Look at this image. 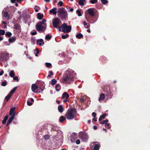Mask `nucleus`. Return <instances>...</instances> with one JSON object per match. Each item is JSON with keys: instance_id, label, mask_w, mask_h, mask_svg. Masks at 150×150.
I'll use <instances>...</instances> for the list:
<instances>
[{"instance_id": "nucleus-51", "label": "nucleus", "mask_w": 150, "mask_h": 150, "mask_svg": "<svg viewBox=\"0 0 150 150\" xmlns=\"http://www.w3.org/2000/svg\"><path fill=\"white\" fill-rule=\"evenodd\" d=\"M62 4H63V2L61 1H59L58 2V3L57 4V5H59L60 6H62Z\"/></svg>"}, {"instance_id": "nucleus-2", "label": "nucleus", "mask_w": 150, "mask_h": 150, "mask_svg": "<svg viewBox=\"0 0 150 150\" xmlns=\"http://www.w3.org/2000/svg\"><path fill=\"white\" fill-rule=\"evenodd\" d=\"M46 21V20L43 19L42 21H40L37 23L35 25V28L38 31L43 32L46 30L47 24L45 22Z\"/></svg>"}, {"instance_id": "nucleus-62", "label": "nucleus", "mask_w": 150, "mask_h": 150, "mask_svg": "<svg viewBox=\"0 0 150 150\" xmlns=\"http://www.w3.org/2000/svg\"><path fill=\"white\" fill-rule=\"evenodd\" d=\"M97 121L96 118H93L92 119V121H94L95 122H96Z\"/></svg>"}, {"instance_id": "nucleus-32", "label": "nucleus", "mask_w": 150, "mask_h": 150, "mask_svg": "<svg viewBox=\"0 0 150 150\" xmlns=\"http://www.w3.org/2000/svg\"><path fill=\"white\" fill-rule=\"evenodd\" d=\"M52 38V36L50 34H47L46 35L45 37V39L46 40H50Z\"/></svg>"}, {"instance_id": "nucleus-64", "label": "nucleus", "mask_w": 150, "mask_h": 150, "mask_svg": "<svg viewBox=\"0 0 150 150\" xmlns=\"http://www.w3.org/2000/svg\"><path fill=\"white\" fill-rule=\"evenodd\" d=\"M56 102L58 104H59L60 103V102L59 100H57L56 101Z\"/></svg>"}, {"instance_id": "nucleus-54", "label": "nucleus", "mask_w": 150, "mask_h": 150, "mask_svg": "<svg viewBox=\"0 0 150 150\" xmlns=\"http://www.w3.org/2000/svg\"><path fill=\"white\" fill-rule=\"evenodd\" d=\"M80 101L81 103H83L85 101V99L84 98H81L80 99Z\"/></svg>"}, {"instance_id": "nucleus-57", "label": "nucleus", "mask_w": 150, "mask_h": 150, "mask_svg": "<svg viewBox=\"0 0 150 150\" xmlns=\"http://www.w3.org/2000/svg\"><path fill=\"white\" fill-rule=\"evenodd\" d=\"M100 124H105V120H104L102 122H100Z\"/></svg>"}, {"instance_id": "nucleus-34", "label": "nucleus", "mask_w": 150, "mask_h": 150, "mask_svg": "<svg viewBox=\"0 0 150 150\" xmlns=\"http://www.w3.org/2000/svg\"><path fill=\"white\" fill-rule=\"evenodd\" d=\"M76 37L79 39H81L83 37V36L81 33H79L78 34L76 35Z\"/></svg>"}, {"instance_id": "nucleus-48", "label": "nucleus", "mask_w": 150, "mask_h": 150, "mask_svg": "<svg viewBox=\"0 0 150 150\" xmlns=\"http://www.w3.org/2000/svg\"><path fill=\"white\" fill-rule=\"evenodd\" d=\"M105 126L106 127H108V129H110L111 128V126L110 123H106L105 124Z\"/></svg>"}, {"instance_id": "nucleus-4", "label": "nucleus", "mask_w": 150, "mask_h": 150, "mask_svg": "<svg viewBox=\"0 0 150 150\" xmlns=\"http://www.w3.org/2000/svg\"><path fill=\"white\" fill-rule=\"evenodd\" d=\"M64 9V8H59L58 10V16L61 18L62 20H66L68 17V13Z\"/></svg>"}, {"instance_id": "nucleus-37", "label": "nucleus", "mask_w": 150, "mask_h": 150, "mask_svg": "<svg viewBox=\"0 0 150 150\" xmlns=\"http://www.w3.org/2000/svg\"><path fill=\"white\" fill-rule=\"evenodd\" d=\"M58 127L56 126H52V127L51 129V131H57L58 130Z\"/></svg>"}, {"instance_id": "nucleus-5", "label": "nucleus", "mask_w": 150, "mask_h": 150, "mask_svg": "<svg viewBox=\"0 0 150 150\" xmlns=\"http://www.w3.org/2000/svg\"><path fill=\"white\" fill-rule=\"evenodd\" d=\"M59 29V31H62V32L68 33L70 32L71 30V26H67V23H63L61 25V27H60Z\"/></svg>"}, {"instance_id": "nucleus-63", "label": "nucleus", "mask_w": 150, "mask_h": 150, "mask_svg": "<svg viewBox=\"0 0 150 150\" xmlns=\"http://www.w3.org/2000/svg\"><path fill=\"white\" fill-rule=\"evenodd\" d=\"M39 53V51L38 50H37V53H36L35 54V55L36 56H38V54Z\"/></svg>"}, {"instance_id": "nucleus-45", "label": "nucleus", "mask_w": 150, "mask_h": 150, "mask_svg": "<svg viewBox=\"0 0 150 150\" xmlns=\"http://www.w3.org/2000/svg\"><path fill=\"white\" fill-rule=\"evenodd\" d=\"M7 85V82L6 81H3L1 84V85L3 86H5Z\"/></svg>"}, {"instance_id": "nucleus-1", "label": "nucleus", "mask_w": 150, "mask_h": 150, "mask_svg": "<svg viewBox=\"0 0 150 150\" xmlns=\"http://www.w3.org/2000/svg\"><path fill=\"white\" fill-rule=\"evenodd\" d=\"M74 77L73 73L69 72L67 70L65 74L63 76L62 82L64 83H70V81H74L73 79Z\"/></svg>"}, {"instance_id": "nucleus-26", "label": "nucleus", "mask_w": 150, "mask_h": 150, "mask_svg": "<svg viewBox=\"0 0 150 150\" xmlns=\"http://www.w3.org/2000/svg\"><path fill=\"white\" fill-rule=\"evenodd\" d=\"M106 115L107 114L106 113H104L103 115H102L100 116V117L98 119V120L99 121H100L102 120V119H104Z\"/></svg>"}, {"instance_id": "nucleus-9", "label": "nucleus", "mask_w": 150, "mask_h": 150, "mask_svg": "<svg viewBox=\"0 0 150 150\" xmlns=\"http://www.w3.org/2000/svg\"><path fill=\"white\" fill-rule=\"evenodd\" d=\"M69 97V95L68 94L67 92H64V93L62 96V99H66L64 100L63 102L64 103H65L67 101H68V100H67Z\"/></svg>"}, {"instance_id": "nucleus-24", "label": "nucleus", "mask_w": 150, "mask_h": 150, "mask_svg": "<svg viewBox=\"0 0 150 150\" xmlns=\"http://www.w3.org/2000/svg\"><path fill=\"white\" fill-rule=\"evenodd\" d=\"M94 146L93 150H99L100 146L99 144H95Z\"/></svg>"}, {"instance_id": "nucleus-35", "label": "nucleus", "mask_w": 150, "mask_h": 150, "mask_svg": "<svg viewBox=\"0 0 150 150\" xmlns=\"http://www.w3.org/2000/svg\"><path fill=\"white\" fill-rule=\"evenodd\" d=\"M11 96L12 95H11L10 93H9L6 96L5 98L6 100V101H7L9 100Z\"/></svg>"}, {"instance_id": "nucleus-21", "label": "nucleus", "mask_w": 150, "mask_h": 150, "mask_svg": "<svg viewBox=\"0 0 150 150\" xmlns=\"http://www.w3.org/2000/svg\"><path fill=\"white\" fill-rule=\"evenodd\" d=\"M66 120V118L64 116L62 115L61 116L59 119V121L61 123H63L64 121L65 120Z\"/></svg>"}, {"instance_id": "nucleus-27", "label": "nucleus", "mask_w": 150, "mask_h": 150, "mask_svg": "<svg viewBox=\"0 0 150 150\" xmlns=\"http://www.w3.org/2000/svg\"><path fill=\"white\" fill-rule=\"evenodd\" d=\"M55 88L56 90L59 91L61 88V87L59 84H57L55 86Z\"/></svg>"}, {"instance_id": "nucleus-52", "label": "nucleus", "mask_w": 150, "mask_h": 150, "mask_svg": "<svg viewBox=\"0 0 150 150\" xmlns=\"http://www.w3.org/2000/svg\"><path fill=\"white\" fill-rule=\"evenodd\" d=\"M93 117H95L96 116V114L95 112H93L92 114Z\"/></svg>"}, {"instance_id": "nucleus-56", "label": "nucleus", "mask_w": 150, "mask_h": 150, "mask_svg": "<svg viewBox=\"0 0 150 150\" xmlns=\"http://www.w3.org/2000/svg\"><path fill=\"white\" fill-rule=\"evenodd\" d=\"M4 71L3 70H2L0 72V76L2 75L4 73Z\"/></svg>"}, {"instance_id": "nucleus-23", "label": "nucleus", "mask_w": 150, "mask_h": 150, "mask_svg": "<svg viewBox=\"0 0 150 150\" xmlns=\"http://www.w3.org/2000/svg\"><path fill=\"white\" fill-rule=\"evenodd\" d=\"M58 109L60 112H63V108L62 105H59L58 106Z\"/></svg>"}, {"instance_id": "nucleus-3", "label": "nucleus", "mask_w": 150, "mask_h": 150, "mask_svg": "<svg viewBox=\"0 0 150 150\" xmlns=\"http://www.w3.org/2000/svg\"><path fill=\"white\" fill-rule=\"evenodd\" d=\"M77 111L75 108L69 109L65 115L66 118L69 120L74 119L76 116Z\"/></svg>"}, {"instance_id": "nucleus-49", "label": "nucleus", "mask_w": 150, "mask_h": 150, "mask_svg": "<svg viewBox=\"0 0 150 150\" xmlns=\"http://www.w3.org/2000/svg\"><path fill=\"white\" fill-rule=\"evenodd\" d=\"M27 104L28 105L31 106L33 104V103L32 102H30V101L28 100L27 101Z\"/></svg>"}, {"instance_id": "nucleus-61", "label": "nucleus", "mask_w": 150, "mask_h": 150, "mask_svg": "<svg viewBox=\"0 0 150 150\" xmlns=\"http://www.w3.org/2000/svg\"><path fill=\"white\" fill-rule=\"evenodd\" d=\"M83 24L84 25H87V23L85 21H83Z\"/></svg>"}, {"instance_id": "nucleus-30", "label": "nucleus", "mask_w": 150, "mask_h": 150, "mask_svg": "<svg viewBox=\"0 0 150 150\" xmlns=\"http://www.w3.org/2000/svg\"><path fill=\"white\" fill-rule=\"evenodd\" d=\"M17 87H14L13 89L9 93L11 95H12V94H13L15 91L17 90Z\"/></svg>"}, {"instance_id": "nucleus-13", "label": "nucleus", "mask_w": 150, "mask_h": 150, "mask_svg": "<svg viewBox=\"0 0 150 150\" xmlns=\"http://www.w3.org/2000/svg\"><path fill=\"white\" fill-rule=\"evenodd\" d=\"M37 44H39L40 46H42L44 44L43 40L42 39H38L37 40Z\"/></svg>"}, {"instance_id": "nucleus-12", "label": "nucleus", "mask_w": 150, "mask_h": 150, "mask_svg": "<svg viewBox=\"0 0 150 150\" xmlns=\"http://www.w3.org/2000/svg\"><path fill=\"white\" fill-rule=\"evenodd\" d=\"M77 136L78 135L77 133H73L71 136L72 138L71 139V142H75V140L74 139V137L77 138Z\"/></svg>"}, {"instance_id": "nucleus-42", "label": "nucleus", "mask_w": 150, "mask_h": 150, "mask_svg": "<svg viewBox=\"0 0 150 150\" xmlns=\"http://www.w3.org/2000/svg\"><path fill=\"white\" fill-rule=\"evenodd\" d=\"M76 13L77 14V15L79 16H82V14H81V11L79 10H76Z\"/></svg>"}, {"instance_id": "nucleus-60", "label": "nucleus", "mask_w": 150, "mask_h": 150, "mask_svg": "<svg viewBox=\"0 0 150 150\" xmlns=\"http://www.w3.org/2000/svg\"><path fill=\"white\" fill-rule=\"evenodd\" d=\"M49 73L50 74V75H52L53 74V72L52 71H49Z\"/></svg>"}, {"instance_id": "nucleus-8", "label": "nucleus", "mask_w": 150, "mask_h": 150, "mask_svg": "<svg viewBox=\"0 0 150 150\" xmlns=\"http://www.w3.org/2000/svg\"><path fill=\"white\" fill-rule=\"evenodd\" d=\"M61 22L60 20L58 18H55L52 21V24L55 28H57L58 25Z\"/></svg>"}, {"instance_id": "nucleus-6", "label": "nucleus", "mask_w": 150, "mask_h": 150, "mask_svg": "<svg viewBox=\"0 0 150 150\" xmlns=\"http://www.w3.org/2000/svg\"><path fill=\"white\" fill-rule=\"evenodd\" d=\"M9 54L6 52H2L0 54V61H7L9 58Z\"/></svg>"}, {"instance_id": "nucleus-16", "label": "nucleus", "mask_w": 150, "mask_h": 150, "mask_svg": "<svg viewBox=\"0 0 150 150\" xmlns=\"http://www.w3.org/2000/svg\"><path fill=\"white\" fill-rule=\"evenodd\" d=\"M2 14L6 19L7 20H8L9 19V14L7 11H3Z\"/></svg>"}, {"instance_id": "nucleus-50", "label": "nucleus", "mask_w": 150, "mask_h": 150, "mask_svg": "<svg viewBox=\"0 0 150 150\" xmlns=\"http://www.w3.org/2000/svg\"><path fill=\"white\" fill-rule=\"evenodd\" d=\"M13 79L14 80H16V81L17 82H18L19 81V79H18V77L17 76H16L15 77H13Z\"/></svg>"}, {"instance_id": "nucleus-47", "label": "nucleus", "mask_w": 150, "mask_h": 150, "mask_svg": "<svg viewBox=\"0 0 150 150\" xmlns=\"http://www.w3.org/2000/svg\"><path fill=\"white\" fill-rule=\"evenodd\" d=\"M98 1L97 0H91L90 2L92 4H94L96 3H97Z\"/></svg>"}, {"instance_id": "nucleus-31", "label": "nucleus", "mask_w": 150, "mask_h": 150, "mask_svg": "<svg viewBox=\"0 0 150 150\" xmlns=\"http://www.w3.org/2000/svg\"><path fill=\"white\" fill-rule=\"evenodd\" d=\"M57 82V81L54 79H53L51 81V84L53 86Z\"/></svg>"}, {"instance_id": "nucleus-59", "label": "nucleus", "mask_w": 150, "mask_h": 150, "mask_svg": "<svg viewBox=\"0 0 150 150\" xmlns=\"http://www.w3.org/2000/svg\"><path fill=\"white\" fill-rule=\"evenodd\" d=\"M16 1V0H11V3H14Z\"/></svg>"}, {"instance_id": "nucleus-17", "label": "nucleus", "mask_w": 150, "mask_h": 150, "mask_svg": "<svg viewBox=\"0 0 150 150\" xmlns=\"http://www.w3.org/2000/svg\"><path fill=\"white\" fill-rule=\"evenodd\" d=\"M16 40V37L15 36H13L8 39V42L10 43L14 42Z\"/></svg>"}, {"instance_id": "nucleus-38", "label": "nucleus", "mask_w": 150, "mask_h": 150, "mask_svg": "<svg viewBox=\"0 0 150 150\" xmlns=\"http://www.w3.org/2000/svg\"><path fill=\"white\" fill-rule=\"evenodd\" d=\"M106 92H107V93L108 94H106V95L108 96H112V92L110 91V90H109V91H106Z\"/></svg>"}, {"instance_id": "nucleus-46", "label": "nucleus", "mask_w": 150, "mask_h": 150, "mask_svg": "<svg viewBox=\"0 0 150 150\" xmlns=\"http://www.w3.org/2000/svg\"><path fill=\"white\" fill-rule=\"evenodd\" d=\"M45 65L47 67L49 68L52 66V64L50 63H45Z\"/></svg>"}, {"instance_id": "nucleus-15", "label": "nucleus", "mask_w": 150, "mask_h": 150, "mask_svg": "<svg viewBox=\"0 0 150 150\" xmlns=\"http://www.w3.org/2000/svg\"><path fill=\"white\" fill-rule=\"evenodd\" d=\"M14 115L11 116L8 120L7 123L6 124V126H8L12 122L13 120L14 119Z\"/></svg>"}, {"instance_id": "nucleus-14", "label": "nucleus", "mask_w": 150, "mask_h": 150, "mask_svg": "<svg viewBox=\"0 0 150 150\" xmlns=\"http://www.w3.org/2000/svg\"><path fill=\"white\" fill-rule=\"evenodd\" d=\"M15 107H13L11 108L9 112V115L11 116L14 115V117H15Z\"/></svg>"}, {"instance_id": "nucleus-55", "label": "nucleus", "mask_w": 150, "mask_h": 150, "mask_svg": "<svg viewBox=\"0 0 150 150\" xmlns=\"http://www.w3.org/2000/svg\"><path fill=\"white\" fill-rule=\"evenodd\" d=\"M37 34V33L36 31H35V32H33L31 33V34L33 35H36Z\"/></svg>"}, {"instance_id": "nucleus-39", "label": "nucleus", "mask_w": 150, "mask_h": 150, "mask_svg": "<svg viewBox=\"0 0 150 150\" xmlns=\"http://www.w3.org/2000/svg\"><path fill=\"white\" fill-rule=\"evenodd\" d=\"M12 35V33L10 32H6L5 34V35L6 36H8V37H10Z\"/></svg>"}, {"instance_id": "nucleus-22", "label": "nucleus", "mask_w": 150, "mask_h": 150, "mask_svg": "<svg viewBox=\"0 0 150 150\" xmlns=\"http://www.w3.org/2000/svg\"><path fill=\"white\" fill-rule=\"evenodd\" d=\"M37 18L39 20H41L43 17V14H41L40 13H38L37 14Z\"/></svg>"}, {"instance_id": "nucleus-20", "label": "nucleus", "mask_w": 150, "mask_h": 150, "mask_svg": "<svg viewBox=\"0 0 150 150\" xmlns=\"http://www.w3.org/2000/svg\"><path fill=\"white\" fill-rule=\"evenodd\" d=\"M56 10L57 8H53L50 10V12L51 14H53L54 15H56L57 13V11H56Z\"/></svg>"}, {"instance_id": "nucleus-33", "label": "nucleus", "mask_w": 150, "mask_h": 150, "mask_svg": "<svg viewBox=\"0 0 150 150\" xmlns=\"http://www.w3.org/2000/svg\"><path fill=\"white\" fill-rule=\"evenodd\" d=\"M86 0H80L79 2V4L80 6H83L84 5V2Z\"/></svg>"}, {"instance_id": "nucleus-19", "label": "nucleus", "mask_w": 150, "mask_h": 150, "mask_svg": "<svg viewBox=\"0 0 150 150\" xmlns=\"http://www.w3.org/2000/svg\"><path fill=\"white\" fill-rule=\"evenodd\" d=\"M105 98V95L104 93H102L100 95V97L99 98L98 100L100 102L102 101Z\"/></svg>"}, {"instance_id": "nucleus-29", "label": "nucleus", "mask_w": 150, "mask_h": 150, "mask_svg": "<svg viewBox=\"0 0 150 150\" xmlns=\"http://www.w3.org/2000/svg\"><path fill=\"white\" fill-rule=\"evenodd\" d=\"M15 74V72L13 70H11L9 73V76L11 77H13Z\"/></svg>"}, {"instance_id": "nucleus-28", "label": "nucleus", "mask_w": 150, "mask_h": 150, "mask_svg": "<svg viewBox=\"0 0 150 150\" xmlns=\"http://www.w3.org/2000/svg\"><path fill=\"white\" fill-rule=\"evenodd\" d=\"M8 115H6L5 117L4 120H3V121H2V124H5L6 123L7 120L8 119Z\"/></svg>"}, {"instance_id": "nucleus-43", "label": "nucleus", "mask_w": 150, "mask_h": 150, "mask_svg": "<svg viewBox=\"0 0 150 150\" xmlns=\"http://www.w3.org/2000/svg\"><path fill=\"white\" fill-rule=\"evenodd\" d=\"M69 36L68 34H66L65 35H62V39H65L67 38Z\"/></svg>"}, {"instance_id": "nucleus-44", "label": "nucleus", "mask_w": 150, "mask_h": 150, "mask_svg": "<svg viewBox=\"0 0 150 150\" xmlns=\"http://www.w3.org/2000/svg\"><path fill=\"white\" fill-rule=\"evenodd\" d=\"M101 1L103 4L105 5L108 3L107 0H101Z\"/></svg>"}, {"instance_id": "nucleus-58", "label": "nucleus", "mask_w": 150, "mask_h": 150, "mask_svg": "<svg viewBox=\"0 0 150 150\" xmlns=\"http://www.w3.org/2000/svg\"><path fill=\"white\" fill-rule=\"evenodd\" d=\"M93 128L94 130H96L97 128V126L95 125L93 127Z\"/></svg>"}, {"instance_id": "nucleus-40", "label": "nucleus", "mask_w": 150, "mask_h": 150, "mask_svg": "<svg viewBox=\"0 0 150 150\" xmlns=\"http://www.w3.org/2000/svg\"><path fill=\"white\" fill-rule=\"evenodd\" d=\"M5 34V31L4 30H0V35H4Z\"/></svg>"}, {"instance_id": "nucleus-41", "label": "nucleus", "mask_w": 150, "mask_h": 150, "mask_svg": "<svg viewBox=\"0 0 150 150\" xmlns=\"http://www.w3.org/2000/svg\"><path fill=\"white\" fill-rule=\"evenodd\" d=\"M47 124H45L43 125L42 127L41 128V129L42 130V129H47Z\"/></svg>"}, {"instance_id": "nucleus-53", "label": "nucleus", "mask_w": 150, "mask_h": 150, "mask_svg": "<svg viewBox=\"0 0 150 150\" xmlns=\"http://www.w3.org/2000/svg\"><path fill=\"white\" fill-rule=\"evenodd\" d=\"M76 143L77 144H79L80 143V140L79 139L77 140L76 141Z\"/></svg>"}, {"instance_id": "nucleus-10", "label": "nucleus", "mask_w": 150, "mask_h": 150, "mask_svg": "<svg viewBox=\"0 0 150 150\" xmlns=\"http://www.w3.org/2000/svg\"><path fill=\"white\" fill-rule=\"evenodd\" d=\"M31 89L34 92L37 93L38 91V87L35 84H33L32 85Z\"/></svg>"}, {"instance_id": "nucleus-11", "label": "nucleus", "mask_w": 150, "mask_h": 150, "mask_svg": "<svg viewBox=\"0 0 150 150\" xmlns=\"http://www.w3.org/2000/svg\"><path fill=\"white\" fill-rule=\"evenodd\" d=\"M88 12V14L92 17H94L95 16V14L94 13V11L93 9V8H89L87 10Z\"/></svg>"}, {"instance_id": "nucleus-18", "label": "nucleus", "mask_w": 150, "mask_h": 150, "mask_svg": "<svg viewBox=\"0 0 150 150\" xmlns=\"http://www.w3.org/2000/svg\"><path fill=\"white\" fill-rule=\"evenodd\" d=\"M38 86V88L40 89L42 91H43L45 88V86L43 85V83L42 82L40 83L39 86Z\"/></svg>"}, {"instance_id": "nucleus-7", "label": "nucleus", "mask_w": 150, "mask_h": 150, "mask_svg": "<svg viewBox=\"0 0 150 150\" xmlns=\"http://www.w3.org/2000/svg\"><path fill=\"white\" fill-rule=\"evenodd\" d=\"M79 137L83 142H87L88 137L87 134L84 132H81L79 133Z\"/></svg>"}, {"instance_id": "nucleus-25", "label": "nucleus", "mask_w": 150, "mask_h": 150, "mask_svg": "<svg viewBox=\"0 0 150 150\" xmlns=\"http://www.w3.org/2000/svg\"><path fill=\"white\" fill-rule=\"evenodd\" d=\"M21 26L20 24H15L14 25V28L16 30H18L21 29Z\"/></svg>"}, {"instance_id": "nucleus-36", "label": "nucleus", "mask_w": 150, "mask_h": 150, "mask_svg": "<svg viewBox=\"0 0 150 150\" xmlns=\"http://www.w3.org/2000/svg\"><path fill=\"white\" fill-rule=\"evenodd\" d=\"M50 136L49 134H47L46 135H45L43 136V138L45 140H47L50 138Z\"/></svg>"}]
</instances>
